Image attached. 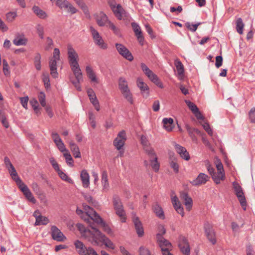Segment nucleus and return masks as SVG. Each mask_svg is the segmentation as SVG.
Segmentation results:
<instances>
[{"instance_id":"nucleus-1","label":"nucleus","mask_w":255,"mask_h":255,"mask_svg":"<svg viewBox=\"0 0 255 255\" xmlns=\"http://www.w3.org/2000/svg\"><path fill=\"white\" fill-rule=\"evenodd\" d=\"M140 140L144 150L150 158V162L152 168L155 172L158 171L160 164L157 161V157L154 149L149 146L150 144L145 136L141 135Z\"/></svg>"},{"instance_id":"nucleus-2","label":"nucleus","mask_w":255,"mask_h":255,"mask_svg":"<svg viewBox=\"0 0 255 255\" xmlns=\"http://www.w3.org/2000/svg\"><path fill=\"white\" fill-rule=\"evenodd\" d=\"M92 229L95 230V233L93 235L92 240L91 239H88V241L90 242L93 245L98 246L99 242L103 243L107 247L111 249H115V246L113 242L107 238L105 235L102 234L96 227L91 225Z\"/></svg>"},{"instance_id":"nucleus-3","label":"nucleus","mask_w":255,"mask_h":255,"mask_svg":"<svg viewBox=\"0 0 255 255\" xmlns=\"http://www.w3.org/2000/svg\"><path fill=\"white\" fill-rule=\"evenodd\" d=\"M84 209L86 211L87 214L86 216L88 217L90 216L93 222L96 223L97 224H100L103 230L109 234H111L112 231L110 227L106 224L103 220L101 217L97 213V212L89 206H84Z\"/></svg>"},{"instance_id":"nucleus-4","label":"nucleus","mask_w":255,"mask_h":255,"mask_svg":"<svg viewBox=\"0 0 255 255\" xmlns=\"http://www.w3.org/2000/svg\"><path fill=\"white\" fill-rule=\"evenodd\" d=\"M67 55L68 62L72 71L81 70L78 62V54L70 44L67 46Z\"/></svg>"},{"instance_id":"nucleus-5","label":"nucleus","mask_w":255,"mask_h":255,"mask_svg":"<svg viewBox=\"0 0 255 255\" xmlns=\"http://www.w3.org/2000/svg\"><path fill=\"white\" fill-rule=\"evenodd\" d=\"M113 203L116 214L120 217L122 222H125L126 221V213L121 200L118 195H114L113 196Z\"/></svg>"},{"instance_id":"nucleus-6","label":"nucleus","mask_w":255,"mask_h":255,"mask_svg":"<svg viewBox=\"0 0 255 255\" xmlns=\"http://www.w3.org/2000/svg\"><path fill=\"white\" fill-rule=\"evenodd\" d=\"M74 244L76 250L80 255H98L93 249L87 248L79 240H76Z\"/></svg>"},{"instance_id":"nucleus-7","label":"nucleus","mask_w":255,"mask_h":255,"mask_svg":"<svg viewBox=\"0 0 255 255\" xmlns=\"http://www.w3.org/2000/svg\"><path fill=\"white\" fill-rule=\"evenodd\" d=\"M233 186L235 194L237 196L243 210L245 211L247 208V201L243 192V189L237 182H234L233 183Z\"/></svg>"},{"instance_id":"nucleus-8","label":"nucleus","mask_w":255,"mask_h":255,"mask_svg":"<svg viewBox=\"0 0 255 255\" xmlns=\"http://www.w3.org/2000/svg\"><path fill=\"white\" fill-rule=\"evenodd\" d=\"M141 68L151 81L161 88L163 87L162 83L160 81L157 76L150 70L145 64L141 63Z\"/></svg>"},{"instance_id":"nucleus-9","label":"nucleus","mask_w":255,"mask_h":255,"mask_svg":"<svg viewBox=\"0 0 255 255\" xmlns=\"http://www.w3.org/2000/svg\"><path fill=\"white\" fill-rule=\"evenodd\" d=\"M90 30L96 45L102 49H106L108 47L107 44L104 42L99 33L93 26L90 27Z\"/></svg>"},{"instance_id":"nucleus-10","label":"nucleus","mask_w":255,"mask_h":255,"mask_svg":"<svg viewBox=\"0 0 255 255\" xmlns=\"http://www.w3.org/2000/svg\"><path fill=\"white\" fill-rule=\"evenodd\" d=\"M204 229L208 239L212 244L216 243V234L213 226L208 222L205 223Z\"/></svg>"},{"instance_id":"nucleus-11","label":"nucleus","mask_w":255,"mask_h":255,"mask_svg":"<svg viewBox=\"0 0 255 255\" xmlns=\"http://www.w3.org/2000/svg\"><path fill=\"white\" fill-rule=\"evenodd\" d=\"M116 48L119 53L126 59L131 61L133 59V57L131 53L124 45L120 43H116Z\"/></svg>"},{"instance_id":"nucleus-12","label":"nucleus","mask_w":255,"mask_h":255,"mask_svg":"<svg viewBox=\"0 0 255 255\" xmlns=\"http://www.w3.org/2000/svg\"><path fill=\"white\" fill-rule=\"evenodd\" d=\"M126 139V133L125 130H122L114 140V145L118 150H121L125 145Z\"/></svg>"},{"instance_id":"nucleus-13","label":"nucleus","mask_w":255,"mask_h":255,"mask_svg":"<svg viewBox=\"0 0 255 255\" xmlns=\"http://www.w3.org/2000/svg\"><path fill=\"white\" fill-rule=\"evenodd\" d=\"M18 187L23 193L27 200L33 204L36 203V199L34 197L28 187L23 182L18 185Z\"/></svg>"},{"instance_id":"nucleus-14","label":"nucleus","mask_w":255,"mask_h":255,"mask_svg":"<svg viewBox=\"0 0 255 255\" xmlns=\"http://www.w3.org/2000/svg\"><path fill=\"white\" fill-rule=\"evenodd\" d=\"M179 247L184 255H189L190 249L187 239L184 236H180L179 239Z\"/></svg>"},{"instance_id":"nucleus-15","label":"nucleus","mask_w":255,"mask_h":255,"mask_svg":"<svg viewBox=\"0 0 255 255\" xmlns=\"http://www.w3.org/2000/svg\"><path fill=\"white\" fill-rule=\"evenodd\" d=\"M52 238L58 242L64 241L66 239L65 236L61 231L55 226H52L50 229Z\"/></svg>"},{"instance_id":"nucleus-16","label":"nucleus","mask_w":255,"mask_h":255,"mask_svg":"<svg viewBox=\"0 0 255 255\" xmlns=\"http://www.w3.org/2000/svg\"><path fill=\"white\" fill-rule=\"evenodd\" d=\"M209 179L210 177L208 175L203 173H200L196 178L191 181L190 183L193 186H199L206 184Z\"/></svg>"},{"instance_id":"nucleus-17","label":"nucleus","mask_w":255,"mask_h":255,"mask_svg":"<svg viewBox=\"0 0 255 255\" xmlns=\"http://www.w3.org/2000/svg\"><path fill=\"white\" fill-rule=\"evenodd\" d=\"M157 243L158 246L161 248V251L164 252L167 250H171L172 246L167 240L165 239L164 237H160L159 235L158 236Z\"/></svg>"},{"instance_id":"nucleus-18","label":"nucleus","mask_w":255,"mask_h":255,"mask_svg":"<svg viewBox=\"0 0 255 255\" xmlns=\"http://www.w3.org/2000/svg\"><path fill=\"white\" fill-rule=\"evenodd\" d=\"M136 85L140 90V93L144 98H147L149 95V89L147 85L142 79L138 78L136 81Z\"/></svg>"},{"instance_id":"nucleus-19","label":"nucleus","mask_w":255,"mask_h":255,"mask_svg":"<svg viewBox=\"0 0 255 255\" xmlns=\"http://www.w3.org/2000/svg\"><path fill=\"white\" fill-rule=\"evenodd\" d=\"M77 227L82 235L86 238L88 240L89 239H91L92 240L93 235L95 233V230L94 229L92 232L89 229H87L85 227L81 224H77Z\"/></svg>"},{"instance_id":"nucleus-20","label":"nucleus","mask_w":255,"mask_h":255,"mask_svg":"<svg viewBox=\"0 0 255 255\" xmlns=\"http://www.w3.org/2000/svg\"><path fill=\"white\" fill-rule=\"evenodd\" d=\"M72 72L75 77L76 80L72 81L71 82L76 89L79 91H81V88L80 85V83L83 81V76L81 70L73 71Z\"/></svg>"},{"instance_id":"nucleus-21","label":"nucleus","mask_w":255,"mask_h":255,"mask_svg":"<svg viewBox=\"0 0 255 255\" xmlns=\"http://www.w3.org/2000/svg\"><path fill=\"white\" fill-rule=\"evenodd\" d=\"M175 148L177 152L183 159L188 161L190 159V156L186 149L178 144H175Z\"/></svg>"},{"instance_id":"nucleus-22","label":"nucleus","mask_w":255,"mask_h":255,"mask_svg":"<svg viewBox=\"0 0 255 255\" xmlns=\"http://www.w3.org/2000/svg\"><path fill=\"white\" fill-rule=\"evenodd\" d=\"M84 206H88L87 205H86L85 204H83V207L84 211H83L82 210L79 209L78 208L76 210V213L78 215H79L82 219H83L84 221H86L89 225L90 227H91V225H92L94 226L95 227V223H93V220L91 219V217L90 216H86L87 213L86 211L84 209Z\"/></svg>"},{"instance_id":"nucleus-23","label":"nucleus","mask_w":255,"mask_h":255,"mask_svg":"<svg viewBox=\"0 0 255 255\" xmlns=\"http://www.w3.org/2000/svg\"><path fill=\"white\" fill-rule=\"evenodd\" d=\"M180 197L181 199L184 201L186 209L188 211H190L192 208L193 204L192 198L185 192H181Z\"/></svg>"},{"instance_id":"nucleus-24","label":"nucleus","mask_w":255,"mask_h":255,"mask_svg":"<svg viewBox=\"0 0 255 255\" xmlns=\"http://www.w3.org/2000/svg\"><path fill=\"white\" fill-rule=\"evenodd\" d=\"M171 200L173 206L176 212L183 217L184 215V209L181 206L177 197L176 196H173L172 197Z\"/></svg>"},{"instance_id":"nucleus-25","label":"nucleus","mask_w":255,"mask_h":255,"mask_svg":"<svg viewBox=\"0 0 255 255\" xmlns=\"http://www.w3.org/2000/svg\"><path fill=\"white\" fill-rule=\"evenodd\" d=\"M133 222L138 236L142 237L144 234V231L141 222L137 217H134L133 218Z\"/></svg>"},{"instance_id":"nucleus-26","label":"nucleus","mask_w":255,"mask_h":255,"mask_svg":"<svg viewBox=\"0 0 255 255\" xmlns=\"http://www.w3.org/2000/svg\"><path fill=\"white\" fill-rule=\"evenodd\" d=\"M80 178L82 181L83 187L88 188L90 185V176L86 170H83L81 172Z\"/></svg>"},{"instance_id":"nucleus-27","label":"nucleus","mask_w":255,"mask_h":255,"mask_svg":"<svg viewBox=\"0 0 255 255\" xmlns=\"http://www.w3.org/2000/svg\"><path fill=\"white\" fill-rule=\"evenodd\" d=\"M95 16L98 24L100 26L105 25L106 22H108L107 16L103 12H100L99 13L95 14Z\"/></svg>"},{"instance_id":"nucleus-28","label":"nucleus","mask_w":255,"mask_h":255,"mask_svg":"<svg viewBox=\"0 0 255 255\" xmlns=\"http://www.w3.org/2000/svg\"><path fill=\"white\" fill-rule=\"evenodd\" d=\"M7 169L12 179L15 182L17 186L23 182L18 177L17 172L13 166Z\"/></svg>"},{"instance_id":"nucleus-29","label":"nucleus","mask_w":255,"mask_h":255,"mask_svg":"<svg viewBox=\"0 0 255 255\" xmlns=\"http://www.w3.org/2000/svg\"><path fill=\"white\" fill-rule=\"evenodd\" d=\"M57 61L55 60H50L49 62L50 74L54 78L58 77V74L57 71Z\"/></svg>"},{"instance_id":"nucleus-30","label":"nucleus","mask_w":255,"mask_h":255,"mask_svg":"<svg viewBox=\"0 0 255 255\" xmlns=\"http://www.w3.org/2000/svg\"><path fill=\"white\" fill-rule=\"evenodd\" d=\"M163 127L168 131H171L173 128V120L172 118H164L162 120Z\"/></svg>"},{"instance_id":"nucleus-31","label":"nucleus","mask_w":255,"mask_h":255,"mask_svg":"<svg viewBox=\"0 0 255 255\" xmlns=\"http://www.w3.org/2000/svg\"><path fill=\"white\" fill-rule=\"evenodd\" d=\"M81 8L83 13L87 18H90V15L88 7L83 0H78L75 2Z\"/></svg>"},{"instance_id":"nucleus-32","label":"nucleus","mask_w":255,"mask_h":255,"mask_svg":"<svg viewBox=\"0 0 255 255\" xmlns=\"http://www.w3.org/2000/svg\"><path fill=\"white\" fill-rule=\"evenodd\" d=\"M212 179L217 184L221 183V181H223L225 179V172H215L212 176Z\"/></svg>"},{"instance_id":"nucleus-33","label":"nucleus","mask_w":255,"mask_h":255,"mask_svg":"<svg viewBox=\"0 0 255 255\" xmlns=\"http://www.w3.org/2000/svg\"><path fill=\"white\" fill-rule=\"evenodd\" d=\"M86 72L87 73V76L92 82L97 83H98L96 74L90 66H87L86 67Z\"/></svg>"},{"instance_id":"nucleus-34","label":"nucleus","mask_w":255,"mask_h":255,"mask_svg":"<svg viewBox=\"0 0 255 255\" xmlns=\"http://www.w3.org/2000/svg\"><path fill=\"white\" fill-rule=\"evenodd\" d=\"M102 184L103 186V190L104 191H107L109 190V184L108 179V174L106 171H104L102 174Z\"/></svg>"},{"instance_id":"nucleus-35","label":"nucleus","mask_w":255,"mask_h":255,"mask_svg":"<svg viewBox=\"0 0 255 255\" xmlns=\"http://www.w3.org/2000/svg\"><path fill=\"white\" fill-rule=\"evenodd\" d=\"M112 10L115 16L119 19H122V15L124 12V10L120 4H118L116 6L112 7Z\"/></svg>"},{"instance_id":"nucleus-36","label":"nucleus","mask_w":255,"mask_h":255,"mask_svg":"<svg viewBox=\"0 0 255 255\" xmlns=\"http://www.w3.org/2000/svg\"><path fill=\"white\" fill-rule=\"evenodd\" d=\"M32 10L34 13L40 18L44 19L47 16L46 12L37 6H33L32 7Z\"/></svg>"},{"instance_id":"nucleus-37","label":"nucleus","mask_w":255,"mask_h":255,"mask_svg":"<svg viewBox=\"0 0 255 255\" xmlns=\"http://www.w3.org/2000/svg\"><path fill=\"white\" fill-rule=\"evenodd\" d=\"M153 210L158 217L162 219L165 218L164 212L162 208L158 204H156L154 205Z\"/></svg>"},{"instance_id":"nucleus-38","label":"nucleus","mask_w":255,"mask_h":255,"mask_svg":"<svg viewBox=\"0 0 255 255\" xmlns=\"http://www.w3.org/2000/svg\"><path fill=\"white\" fill-rule=\"evenodd\" d=\"M174 64L176 66L178 75L181 77H182L184 73V68L183 65L182 64L181 62L178 59L175 60Z\"/></svg>"},{"instance_id":"nucleus-39","label":"nucleus","mask_w":255,"mask_h":255,"mask_svg":"<svg viewBox=\"0 0 255 255\" xmlns=\"http://www.w3.org/2000/svg\"><path fill=\"white\" fill-rule=\"evenodd\" d=\"M119 88L121 92L129 89L127 81L125 78H120L119 80Z\"/></svg>"},{"instance_id":"nucleus-40","label":"nucleus","mask_w":255,"mask_h":255,"mask_svg":"<svg viewBox=\"0 0 255 255\" xmlns=\"http://www.w3.org/2000/svg\"><path fill=\"white\" fill-rule=\"evenodd\" d=\"M27 41V40L25 38L23 37L17 36L13 39V43L16 46L25 45L26 44Z\"/></svg>"},{"instance_id":"nucleus-41","label":"nucleus","mask_w":255,"mask_h":255,"mask_svg":"<svg viewBox=\"0 0 255 255\" xmlns=\"http://www.w3.org/2000/svg\"><path fill=\"white\" fill-rule=\"evenodd\" d=\"M124 98L131 104H133L132 95L129 89L121 92Z\"/></svg>"},{"instance_id":"nucleus-42","label":"nucleus","mask_w":255,"mask_h":255,"mask_svg":"<svg viewBox=\"0 0 255 255\" xmlns=\"http://www.w3.org/2000/svg\"><path fill=\"white\" fill-rule=\"evenodd\" d=\"M169 164L170 167L173 169L174 171L177 173L179 172V165L177 163V159L175 158H170L169 159Z\"/></svg>"},{"instance_id":"nucleus-43","label":"nucleus","mask_w":255,"mask_h":255,"mask_svg":"<svg viewBox=\"0 0 255 255\" xmlns=\"http://www.w3.org/2000/svg\"><path fill=\"white\" fill-rule=\"evenodd\" d=\"M49 222V220L48 218L41 216L39 218L35 220V225H46Z\"/></svg>"},{"instance_id":"nucleus-44","label":"nucleus","mask_w":255,"mask_h":255,"mask_svg":"<svg viewBox=\"0 0 255 255\" xmlns=\"http://www.w3.org/2000/svg\"><path fill=\"white\" fill-rule=\"evenodd\" d=\"M244 24L241 18H238L236 21V29L237 32L241 34L243 32V28Z\"/></svg>"},{"instance_id":"nucleus-45","label":"nucleus","mask_w":255,"mask_h":255,"mask_svg":"<svg viewBox=\"0 0 255 255\" xmlns=\"http://www.w3.org/2000/svg\"><path fill=\"white\" fill-rule=\"evenodd\" d=\"M34 64L36 70L41 69V55L39 53L36 54L34 58Z\"/></svg>"},{"instance_id":"nucleus-46","label":"nucleus","mask_w":255,"mask_h":255,"mask_svg":"<svg viewBox=\"0 0 255 255\" xmlns=\"http://www.w3.org/2000/svg\"><path fill=\"white\" fill-rule=\"evenodd\" d=\"M65 152L63 153V156L65 158L66 163L69 166L71 167L73 166V160L71 155L68 151Z\"/></svg>"},{"instance_id":"nucleus-47","label":"nucleus","mask_w":255,"mask_h":255,"mask_svg":"<svg viewBox=\"0 0 255 255\" xmlns=\"http://www.w3.org/2000/svg\"><path fill=\"white\" fill-rule=\"evenodd\" d=\"M42 80L44 83L45 88L46 89L49 88L50 87V80L49 78V75L47 73H43Z\"/></svg>"},{"instance_id":"nucleus-48","label":"nucleus","mask_w":255,"mask_h":255,"mask_svg":"<svg viewBox=\"0 0 255 255\" xmlns=\"http://www.w3.org/2000/svg\"><path fill=\"white\" fill-rule=\"evenodd\" d=\"M201 24V22H198L196 24H191L190 22H187L185 23V26L187 28L192 32H195L199 25Z\"/></svg>"},{"instance_id":"nucleus-49","label":"nucleus","mask_w":255,"mask_h":255,"mask_svg":"<svg viewBox=\"0 0 255 255\" xmlns=\"http://www.w3.org/2000/svg\"><path fill=\"white\" fill-rule=\"evenodd\" d=\"M69 1L67 0H57L56 4L60 9L67 8Z\"/></svg>"},{"instance_id":"nucleus-50","label":"nucleus","mask_w":255,"mask_h":255,"mask_svg":"<svg viewBox=\"0 0 255 255\" xmlns=\"http://www.w3.org/2000/svg\"><path fill=\"white\" fill-rule=\"evenodd\" d=\"M53 46V42L52 39L50 37H46V42L44 49L46 51H49L52 48Z\"/></svg>"},{"instance_id":"nucleus-51","label":"nucleus","mask_w":255,"mask_h":255,"mask_svg":"<svg viewBox=\"0 0 255 255\" xmlns=\"http://www.w3.org/2000/svg\"><path fill=\"white\" fill-rule=\"evenodd\" d=\"M0 120L2 124L3 125V126L5 128H8V127H9L8 122L6 120V118H5L3 113L1 110H0Z\"/></svg>"},{"instance_id":"nucleus-52","label":"nucleus","mask_w":255,"mask_h":255,"mask_svg":"<svg viewBox=\"0 0 255 255\" xmlns=\"http://www.w3.org/2000/svg\"><path fill=\"white\" fill-rule=\"evenodd\" d=\"M90 99V101L91 103L93 104V105L94 106L95 109L99 111L100 110V105L99 102L96 96L94 97L93 98H91Z\"/></svg>"},{"instance_id":"nucleus-53","label":"nucleus","mask_w":255,"mask_h":255,"mask_svg":"<svg viewBox=\"0 0 255 255\" xmlns=\"http://www.w3.org/2000/svg\"><path fill=\"white\" fill-rule=\"evenodd\" d=\"M59 176V177L63 180L67 181L69 183H70L72 181L71 179L68 177L67 175L64 173L63 172H62L61 170L59 169V170H57L56 171Z\"/></svg>"},{"instance_id":"nucleus-54","label":"nucleus","mask_w":255,"mask_h":255,"mask_svg":"<svg viewBox=\"0 0 255 255\" xmlns=\"http://www.w3.org/2000/svg\"><path fill=\"white\" fill-rule=\"evenodd\" d=\"M30 105L34 110L35 113L36 114H39V111L38 109V103L37 100L35 99L31 100L30 102Z\"/></svg>"},{"instance_id":"nucleus-55","label":"nucleus","mask_w":255,"mask_h":255,"mask_svg":"<svg viewBox=\"0 0 255 255\" xmlns=\"http://www.w3.org/2000/svg\"><path fill=\"white\" fill-rule=\"evenodd\" d=\"M36 29L38 36L41 39L44 37V28L41 24H37L36 26Z\"/></svg>"},{"instance_id":"nucleus-56","label":"nucleus","mask_w":255,"mask_h":255,"mask_svg":"<svg viewBox=\"0 0 255 255\" xmlns=\"http://www.w3.org/2000/svg\"><path fill=\"white\" fill-rule=\"evenodd\" d=\"M131 26L135 35H139L142 33L140 27L137 23L132 22Z\"/></svg>"},{"instance_id":"nucleus-57","label":"nucleus","mask_w":255,"mask_h":255,"mask_svg":"<svg viewBox=\"0 0 255 255\" xmlns=\"http://www.w3.org/2000/svg\"><path fill=\"white\" fill-rule=\"evenodd\" d=\"M185 103L193 113L195 112V111H197L198 108L194 103L189 100H185Z\"/></svg>"},{"instance_id":"nucleus-58","label":"nucleus","mask_w":255,"mask_h":255,"mask_svg":"<svg viewBox=\"0 0 255 255\" xmlns=\"http://www.w3.org/2000/svg\"><path fill=\"white\" fill-rule=\"evenodd\" d=\"M17 16L16 12H9L6 14V20L8 22H12Z\"/></svg>"},{"instance_id":"nucleus-59","label":"nucleus","mask_w":255,"mask_h":255,"mask_svg":"<svg viewBox=\"0 0 255 255\" xmlns=\"http://www.w3.org/2000/svg\"><path fill=\"white\" fill-rule=\"evenodd\" d=\"M109 27L113 31L114 33L117 35H119L120 34V29L117 27L114 23L111 22V21H108V25Z\"/></svg>"},{"instance_id":"nucleus-60","label":"nucleus","mask_w":255,"mask_h":255,"mask_svg":"<svg viewBox=\"0 0 255 255\" xmlns=\"http://www.w3.org/2000/svg\"><path fill=\"white\" fill-rule=\"evenodd\" d=\"M70 149L72 152L75 158L81 157V153L79 150V148L77 145L70 148Z\"/></svg>"},{"instance_id":"nucleus-61","label":"nucleus","mask_w":255,"mask_h":255,"mask_svg":"<svg viewBox=\"0 0 255 255\" xmlns=\"http://www.w3.org/2000/svg\"><path fill=\"white\" fill-rule=\"evenodd\" d=\"M38 100L41 104V105L45 107L46 106V102H45V95L44 93L40 92L38 95Z\"/></svg>"},{"instance_id":"nucleus-62","label":"nucleus","mask_w":255,"mask_h":255,"mask_svg":"<svg viewBox=\"0 0 255 255\" xmlns=\"http://www.w3.org/2000/svg\"><path fill=\"white\" fill-rule=\"evenodd\" d=\"M158 232L156 234V240L158 239V236L163 237V236L166 233V229L163 225H159L158 228Z\"/></svg>"},{"instance_id":"nucleus-63","label":"nucleus","mask_w":255,"mask_h":255,"mask_svg":"<svg viewBox=\"0 0 255 255\" xmlns=\"http://www.w3.org/2000/svg\"><path fill=\"white\" fill-rule=\"evenodd\" d=\"M49 161L52 167L56 171L60 169L58 164L53 157H51L49 158Z\"/></svg>"},{"instance_id":"nucleus-64","label":"nucleus","mask_w":255,"mask_h":255,"mask_svg":"<svg viewBox=\"0 0 255 255\" xmlns=\"http://www.w3.org/2000/svg\"><path fill=\"white\" fill-rule=\"evenodd\" d=\"M249 117L251 122L255 123V108H253L250 110Z\"/></svg>"}]
</instances>
